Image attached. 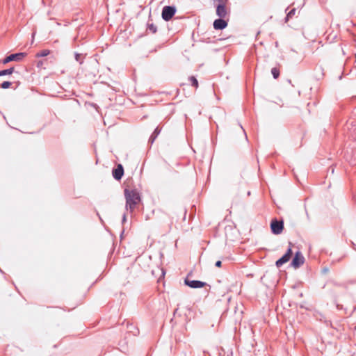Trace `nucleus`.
Wrapping results in <instances>:
<instances>
[{"label":"nucleus","mask_w":356,"mask_h":356,"mask_svg":"<svg viewBox=\"0 0 356 356\" xmlns=\"http://www.w3.org/2000/svg\"><path fill=\"white\" fill-rule=\"evenodd\" d=\"M188 79H189L192 86L195 87V88H197L198 87V81L195 76H191L189 77Z\"/></svg>","instance_id":"nucleus-14"},{"label":"nucleus","mask_w":356,"mask_h":356,"mask_svg":"<svg viewBox=\"0 0 356 356\" xmlns=\"http://www.w3.org/2000/svg\"><path fill=\"white\" fill-rule=\"evenodd\" d=\"M158 270H160L161 272V277L159 279V280L161 278V277H163L164 275H165V271L163 268H158Z\"/></svg>","instance_id":"nucleus-21"},{"label":"nucleus","mask_w":356,"mask_h":356,"mask_svg":"<svg viewBox=\"0 0 356 356\" xmlns=\"http://www.w3.org/2000/svg\"><path fill=\"white\" fill-rule=\"evenodd\" d=\"M74 58H75V60L79 62L80 64H82L83 62V58H82V56L81 54H79V53H75L74 54Z\"/></svg>","instance_id":"nucleus-18"},{"label":"nucleus","mask_w":356,"mask_h":356,"mask_svg":"<svg viewBox=\"0 0 356 356\" xmlns=\"http://www.w3.org/2000/svg\"><path fill=\"white\" fill-rule=\"evenodd\" d=\"M342 259V257L338 259H334L332 260V264H336L337 262H339Z\"/></svg>","instance_id":"nucleus-20"},{"label":"nucleus","mask_w":356,"mask_h":356,"mask_svg":"<svg viewBox=\"0 0 356 356\" xmlns=\"http://www.w3.org/2000/svg\"><path fill=\"white\" fill-rule=\"evenodd\" d=\"M304 261L305 258L303 255L300 252L298 251L296 252L291 264L293 268H299L301 265H302Z\"/></svg>","instance_id":"nucleus-5"},{"label":"nucleus","mask_w":356,"mask_h":356,"mask_svg":"<svg viewBox=\"0 0 356 356\" xmlns=\"http://www.w3.org/2000/svg\"><path fill=\"white\" fill-rule=\"evenodd\" d=\"M186 309L190 312L191 311V308L190 307H186Z\"/></svg>","instance_id":"nucleus-26"},{"label":"nucleus","mask_w":356,"mask_h":356,"mask_svg":"<svg viewBox=\"0 0 356 356\" xmlns=\"http://www.w3.org/2000/svg\"><path fill=\"white\" fill-rule=\"evenodd\" d=\"M147 29L151 31L152 33H155L157 31V28L154 24H148Z\"/></svg>","instance_id":"nucleus-16"},{"label":"nucleus","mask_w":356,"mask_h":356,"mask_svg":"<svg viewBox=\"0 0 356 356\" xmlns=\"http://www.w3.org/2000/svg\"><path fill=\"white\" fill-rule=\"evenodd\" d=\"M161 131V127H157L149 137L148 143L152 145Z\"/></svg>","instance_id":"nucleus-11"},{"label":"nucleus","mask_w":356,"mask_h":356,"mask_svg":"<svg viewBox=\"0 0 356 356\" xmlns=\"http://www.w3.org/2000/svg\"><path fill=\"white\" fill-rule=\"evenodd\" d=\"M178 309H176L174 312V316L177 314Z\"/></svg>","instance_id":"nucleus-24"},{"label":"nucleus","mask_w":356,"mask_h":356,"mask_svg":"<svg viewBox=\"0 0 356 356\" xmlns=\"http://www.w3.org/2000/svg\"><path fill=\"white\" fill-rule=\"evenodd\" d=\"M271 232L274 234H280L284 229V222L282 220H277L276 218L273 219L270 222Z\"/></svg>","instance_id":"nucleus-3"},{"label":"nucleus","mask_w":356,"mask_h":356,"mask_svg":"<svg viewBox=\"0 0 356 356\" xmlns=\"http://www.w3.org/2000/svg\"><path fill=\"white\" fill-rule=\"evenodd\" d=\"M11 82L10 81H3L1 84V87L3 88V89H7L10 86H11Z\"/></svg>","instance_id":"nucleus-19"},{"label":"nucleus","mask_w":356,"mask_h":356,"mask_svg":"<svg viewBox=\"0 0 356 356\" xmlns=\"http://www.w3.org/2000/svg\"><path fill=\"white\" fill-rule=\"evenodd\" d=\"M50 54V51L48 49H43L40 51V52L37 53L36 56L37 57H44L47 56Z\"/></svg>","instance_id":"nucleus-13"},{"label":"nucleus","mask_w":356,"mask_h":356,"mask_svg":"<svg viewBox=\"0 0 356 356\" xmlns=\"http://www.w3.org/2000/svg\"><path fill=\"white\" fill-rule=\"evenodd\" d=\"M227 14V8L223 2L220 3L216 7V15L220 18H225Z\"/></svg>","instance_id":"nucleus-9"},{"label":"nucleus","mask_w":356,"mask_h":356,"mask_svg":"<svg viewBox=\"0 0 356 356\" xmlns=\"http://www.w3.org/2000/svg\"><path fill=\"white\" fill-rule=\"evenodd\" d=\"M27 55L25 52H19L10 54L6 56L2 61L3 64L8 63L11 61H20Z\"/></svg>","instance_id":"nucleus-4"},{"label":"nucleus","mask_w":356,"mask_h":356,"mask_svg":"<svg viewBox=\"0 0 356 356\" xmlns=\"http://www.w3.org/2000/svg\"><path fill=\"white\" fill-rule=\"evenodd\" d=\"M176 13V8L174 6H165L162 10V18L165 21L170 20Z\"/></svg>","instance_id":"nucleus-2"},{"label":"nucleus","mask_w":356,"mask_h":356,"mask_svg":"<svg viewBox=\"0 0 356 356\" xmlns=\"http://www.w3.org/2000/svg\"><path fill=\"white\" fill-rule=\"evenodd\" d=\"M14 72V67H10L6 70H3L0 71V76H3L5 75L11 74Z\"/></svg>","instance_id":"nucleus-12"},{"label":"nucleus","mask_w":356,"mask_h":356,"mask_svg":"<svg viewBox=\"0 0 356 356\" xmlns=\"http://www.w3.org/2000/svg\"><path fill=\"white\" fill-rule=\"evenodd\" d=\"M124 195L126 199V209L132 212L136 206L140 202V195L136 189L125 188Z\"/></svg>","instance_id":"nucleus-1"},{"label":"nucleus","mask_w":356,"mask_h":356,"mask_svg":"<svg viewBox=\"0 0 356 356\" xmlns=\"http://www.w3.org/2000/svg\"><path fill=\"white\" fill-rule=\"evenodd\" d=\"M224 18H219L213 22V28L216 30H222L227 26V22L223 19Z\"/></svg>","instance_id":"nucleus-10"},{"label":"nucleus","mask_w":356,"mask_h":356,"mask_svg":"<svg viewBox=\"0 0 356 356\" xmlns=\"http://www.w3.org/2000/svg\"><path fill=\"white\" fill-rule=\"evenodd\" d=\"M292 250L291 248L289 247L286 251V252L278 260H277V261L275 262V265L277 268H280L281 267L283 264H284L285 263H286L287 261H289L291 255H292Z\"/></svg>","instance_id":"nucleus-6"},{"label":"nucleus","mask_w":356,"mask_h":356,"mask_svg":"<svg viewBox=\"0 0 356 356\" xmlns=\"http://www.w3.org/2000/svg\"><path fill=\"white\" fill-rule=\"evenodd\" d=\"M215 266H216V267H218V268L221 267V266H222V262H221V261H217L216 262V264H215Z\"/></svg>","instance_id":"nucleus-22"},{"label":"nucleus","mask_w":356,"mask_h":356,"mask_svg":"<svg viewBox=\"0 0 356 356\" xmlns=\"http://www.w3.org/2000/svg\"><path fill=\"white\" fill-rule=\"evenodd\" d=\"M184 284L193 289L202 288L207 285L206 282L200 280H190L188 277L185 279Z\"/></svg>","instance_id":"nucleus-7"},{"label":"nucleus","mask_w":356,"mask_h":356,"mask_svg":"<svg viewBox=\"0 0 356 356\" xmlns=\"http://www.w3.org/2000/svg\"><path fill=\"white\" fill-rule=\"evenodd\" d=\"M271 73L274 79H277L280 76V70L277 67L272 68Z\"/></svg>","instance_id":"nucleus-15"},{"label":"nucleus","mask_w":356,"mask_h":356,"mask_svg":"<svg viewBox=\"0 0 356 356\" xmlns=\"http://www.w3.org/2000/svg\"><path fill=\"white\" fill-rule=\"evenodd\" d=\"M219 3L223 2L222 0H217Z\"/></svg>","instance_id":"nucleus-25"},{"label":"nucleus","mask_w":356,"mask_h":356,"mask_svg":"<svg viewBox=\"0 0 356 356\" xmlns=\"http://www.w3.org/2000/svg\"><path fill=\"white\" fill-rule=\"evenodd\" d=\"M296 13V8H293L292 10H291L286 15V22H287L289 20V18H291Z\"/></svg>","instance_id":"nucleus-17"},{"label":"nucleus","mask_w":356,"mask_h":356,"mask_svg":"<svg viewBox=\"0 0 356 356\" xmlns=\"http://www.w3.org/2000/svg\"><path fill=\"white\" fill-rule=\"evenodd\" d=\"M112 175L115 179L118 181L120 180L124 175V168L122 165L121 164H118V166L113 170Z\"/></svg>","instance_id":"nucleus-8"},{"label":"nucleus","mask_w":356,"mask_h":356,"mask_svg":"<svg viewBox=\"0 0 356 356\" xmlns=\"http://www.w3.org/2000/svg\"><path fill=\"white\" fill-rule=\"evenodd\" d=\"M126 221V214L124 213L122 216V222Z\"/></svg>","instance_id":"nucleus-23"}]
</instances>
